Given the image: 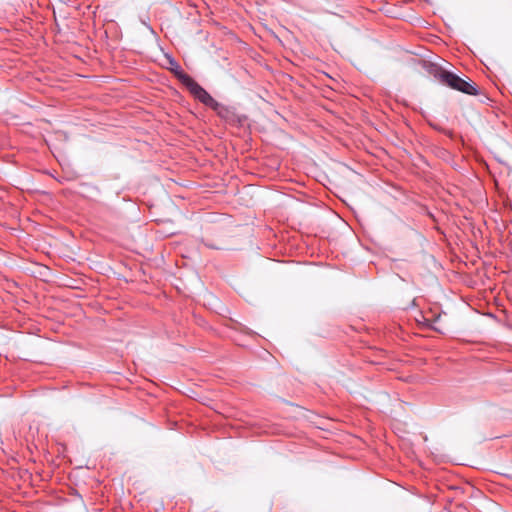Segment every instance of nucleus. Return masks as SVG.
I'll return each mask as SVG.
<instances>
[{"label":"nucleus","instance_id":"2","mask_svg":"<svg viewBox=\"0 0 512 512\" xmlns=\"http://www.w3.org/2000/svg\"><path fill=\"white\" fill-rule=\"evenodd\" d=\"M435 77L444 85L454 89L461 91L463 93L469 94V95H477L478 90L474 83H470L456 74L439 69L435 73Z\"/></svg>","mask_w":512,"mask_h":512},{"label":"nucleus","instance_id":"3","mask_svg":"<svg viewBox=\"0 0 512 512\" xmlns=\"http://www.w3.org/2000/svg\"><path fill=\"white\" fill-rule=\"evenodd\" d=\"M171 63L175 66L172 71L176 74L177 71L182 70L181 67L174 61H171Z\"/></svg>","mask_w":512,"mask_h":512},{"label":"nucleus","instance_id":"1","mask_svg":"<svg viewBox=\"0 0 512 512\" xmlns=\"http://www.w3.org/2000/svg\"><path fill=\"white\" fill-rule=\"evenodd\" d=\"M176 77L184 84L189 91L203 104L218 110L220 104L203 88L201 87L191 76L185 73L183 70L176 72Z\"/></svg>","mask_w":512,"mask_h":512}]
</instances>
